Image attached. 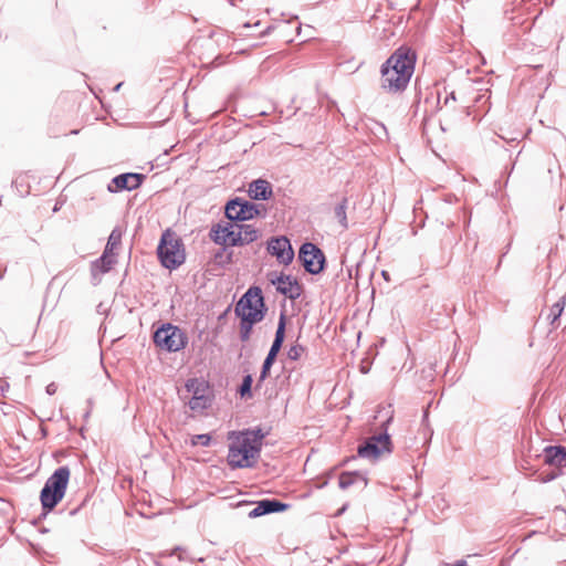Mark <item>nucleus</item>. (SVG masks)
<instances>
[{"mask_svg":"<svg viewBox=\"0 0 566 566\" xmlns=\"http://www.w3.org/2000/svg\"><path fill=\"white\" fill-rule=\"evenodd\" d=\"M251 386H252V378H251V376H245L243 381H242V385L240 387V394H241L242 397H244L247 394L250 392Z\"/></svg>","mask_w":566,"mask_h":566,"instance_id":"nucleus-28","label":"nucleus"},{"mask_svg":"<svg viewBox=\"0 0 566 566\" xmlns=\"http://www.w3.org/2000/svg\"><path fill=\"white\" fill-rule=\"evenodd\" d=\"M335 218L342 224L343 228H347V217H346V199H344L340 203L335 207Z\"/></svg>","mask_w":566,"mask_h":566,"instance_id":"nucleus-23","label":"nucleus"},{"mask_svg":"<svg viewBox=\"0 0 566 566\" xmlns=\"http://www.w3.org/2000/svg\"><path fill=\"white\" fill-rule=\"evenodd\" d=\"M184 553H185V551H184L181 547H176V548L172 551V554L178 555V558H179L180 560L185 558V557H184V555H182Z\"/></svg>","mask_w":566,"mask_h":566,"instance_id":"nucleus-32","label":"nucleus"},{"mask_svg":"<svg viewBox=\"0 0 566 566\" xmlns=\"http://www.w3.org/2000/svg\"><path fill=\"white\" fill-rule=\"evenodd\" d=\"M271 366H272V365H266L265 363H263L260 379H264V378H266V376H268V374H269V371H270V369H271Z\"/></svg>","mask_w":566,"mask_h":566,"instance_id":"nucleus-29","label":"nucleus"},{"mask_svg":"<svg viewBox=\"0 0 566 566\" xmlns=\"http://www.w3.org/2000/svg\"><path fill=\"white\" fill-rule=\"evenodd\" d=\"M55 391H56V386H55L54 384H50V385L46 387V392H48L49 395H53V394H55Z\"/></svg>","mask_w":566,"mask_h":566,"instance_id":"nucleus-33","label":"nucleus"},{"mask_svg":"<svg viewBox=\"0 0 566 566\" xmlns=\"http://www.w3.org/2000/svg\"><path fill=\"white\" fill-rule=\"evenodd\" d=\"M120 241L122 232L118 229H114L108 237V241L106 243L104 252L109 254H116L115 251L119 247Z\"/></svg>","mask_w":566,"mask_h":566,"instance_id":"nucleus-21","label":"nucleus"},{"mask_svg":"<svg viewBox=\"0 0 566 566\" xmlns=\"http://www.w3.org/2000/svg\"><path fill=\"white\" fill-rule=\"evenodd\" d=\"M286 509V504L281 503L276 500H262L259 501L255 505V507L250 511L249 516L250 517H259L269 513L274 512H281Z\"/></svg>","mask_w":566,"mask_h":566,"instance_id":"nucleus-15","label":"nucleus"},{"mask_svg":"<svg viewBox=\"0 0 566 566\" xmlns=\"http://www.w3.org/2000/svg\"><path fill=\"white\" fill-rule=\"evenodd\" d=\"M305 352V348L298 344L296 345H293L290 347L289 352H287V357L291 359V360H298L303 354Z\"/></svg>","mask_w":566,"mask_h":566,"instance_id":"nucleus-24","label":"nucleus"},{"mask_svg":"<svg viewBox=\"0 0 566 566\" xmlns=\"http://www.w3.org/2000/svg\"><path fill=\"white\" fill-rule=\"evenodd\" d=\"M154 342L161 349L177 352L186 345V336L177 326L166 324L155 332Z\"/></svg>","mask_w":566,"mask_h":566,"instance_id":"nucleus-8","label":"nucleus"},{"mask_svg":"<svg viewBox=\"0 0 566 566\" xmlns=\"http://www.w3.org/2000/svg\"><path fill=\"white\" fill-rule=\"evenodd\" d=\"M284 333H285V321H284V316L282 315L281 318H280V322H279V325H277V329H276V333H275V340H280L281 343H283L284 340Z\"/></svg>","mask_w":566,"mask_h":566,"instance_id":"nucleus-27","label":"nucleus"},{"mask_svg":"<svg viewBox=\"0 0 566 566\" xmlns=\"http://www.w3.org/2000/svg\"><path fill=\"white\" fill-rule=\"evenodd\" d=\"M266 277L275 286L276 291L286 297L294 300L301 295V286L292 276L270 272Z\"/></svg>","mask_w":566,"mask_h":566,"instance_id":"nucleus-11","label":"nucleus"},{"mask_svg":"<svg viewBox=\"0 0 566 566\" xmlns=\"http://www.w3.org/2000/svg\"><path fill=\"white\" fill-rule=\"evenodd\" d=\"M274 360H275V358H273V357H271V356H269V355H268V356H266V358H265V360H264V363H265L266 365H273Z\"/></svg>","mask_w":566,"mask_h":566,"instance_id":"nucleus-34","label":"nucleus"},{"mask_svg":"<svg viewBox=\"0 0 566 566\" xmlns=\"http://www.w3.org/2000/svg\"><path fill=\"white\" fill-rule=\"evenodd\" d=\"M271 366H272V365H266L265 363H263L260 379H264V378H266V376H268V374H269V371H270V369H271Z\"/></svg>","mask_w":566,"mask_h":566,"instance_id":"nucleus-30","label":"nucleus"},{"mask_svg":"<svg viewBox=\"0 0 566 566\" xmlns=\"http://www.w3.org/2000/svg\"><path fill=\"white\" fill-rule=\"evenodd\" d=\"M565 305H566L565 296L560 297L557 302H555L552 305V307L549 310V314H548V319L551 321V324H554L557 321V318L563 313Z\"/></svg>","mask_w":566,"mask_h":566,"instance_id":"nucleus-22","label":"nucleus"},{"mask_svg":"<svg viewBox=\"0 0 566 566\" xmlns=\"http://www.w3.org/2000/svg\"><path fill=\"white\" fill-rule=\"evenodd\" d=\"M179 397L196 413L203 412L211 405L210 388L203 379L187 380L179 390Z\"/></svg>","mask_w":566,"mask_h":566,"instance_id":"nucleus-3","label":"nucleus"},{"mask_svg":"<svg viewBox=\"0 0 566 566\" xmlns=\"http://www.w3.org/2000/svg\"><path fill=\"white\" fill-rule=\"evenodd\" d=\"M281 346H282V343L280 340H275L274 339L270 349L275 350V352L279 353L280 349H281Z\"/></svg>","mask_w":566,"mask_h":566,"instance_id":"nucleus-31","label":"nucleus"},{"mask_svg":"<svg viewBox=\"0 0 566 566\" xmlns=\"http://www.w3.org/2000/svg\"><path fill=\"white\" fill-rule=\"evenodd\" d=\"M298 259L302 261L304 269L312 274H318L324 268L325 256L323 252L311 242L301 247Z\"/></svg>","mask_w":566,"mask_h":566,"instance_id":"nucleus-10","label":"nucleus"},{"mask_svg":"<svg viewBox=\"0 0 566 566\" xmlns=\"http://www.w3.org/2000/svg\"><path fill=\"white\" fill-rule=\"evenodd\" d=\"M453 566H468L464 562H460V563H457L455 565Z\"/></svg>","mask_w":566,"mask_h":566,"instance_id":"nucleus-36","label":"nucleus"},{"mask_svg":"<svg viewBox=\"0 0 566 566\" xmlns=\"http://www.w3.org/2000/svg\"><path fill=\"white\" fill-rule=\"evenodd\" d=\"M259 237V231L251 224L238 223L237 245H244L255 241Z\"/></svg>","mask_w":566,"mask_h":566,"instance_id":"nucleus-19","label":"nucleus"},{"mask_svg":"<svg viewBox=\"0 0 566 566\" xmlns=\"http://www.w3.org/2000/svg\"><path fill=\"white\" fill-rule=\"evenodd\" d=\"M143 178H144V176L140 174H133V172L122 174L112 180V184L115 186V188H113L112 185H109L108 190L115 191V190H124V189H126V190L136 189L142 184Z\"/></svg>","mask_w":566,"mask_h":566,"instance_id":"nucleus-14","label":"nucleus"},{"mask_svg":"<svg viewBox=\"0 0 566 566\" xmlns=\"http://www.w3.org/2000/svg\"><path fill=\"white\" fill-rule=\"evenodd\" d=\"M258 206L240 198L230 200L226 206V216L231 221L251 220L259 214Z\"/></svg>","mask_w":566,"mask_h":566,"instance_id":"nucleus-9","label":"nucleus"},{"mask_svg":"<svg viewBox=\"0 0 566 566\" xmlns=\"http://www.w3.org/2000/svg\"><path fill=\"white\" fill-rule=\"evenodd\" d=\"M382 410H385L387 415L386 421L381 424L385 427V431L368 438L366 442L358 448V454L361 458L377 460L382 454L391 452V441L387 433V426L392 420V411L382 408L378 410V413Z\"/></svg>","mask_w":566,"mask_h":566,"instance_id":"nucleus-5","label":"nucleus"},{"mask_svg":"<svg viewBox=\"0 0 566 566\" xmlns=\"http://www.w3.org/2000/svg\"><path fill=\"white\" fill-rule=\"evenodd\" d=\"M358 480H361L364 484H366V480L356 472H345L342 473L338 480V485L340 489L345 490L352 486L354 483H356Z\"/></svg>","mask_w":566,"mask_h":566,"instance_id":"nucleus-20","label":"nucleus"},{"mask_svg":"<svg viewBox=\"0 0 566 566\" xmlns=\"http://www.w3.org/2000/svg\"><path fill=\"white\" fill-rule=\"evenodd\" d=\"M268 355H269V356H271V357H273V358H276L277 352L270 349V352L268 353Z\"/></svg>","mask_w":566,"mask_h":566,"instance_id":"nucleus-35","label":"nucleus"},{"mask_svg":"<svg viewBox=\"0 0 566 566\" xmlns=\"http://www.w3.org/2000/svg\"><path fill=\"white\" fill-rule=\"evenodd\" d=\"M544 461L549 465H566V450L563 447H546L544 449Z\"/></svg>","mask_w":566,"mask_h":566,"instance_id":"nucleus-18","label":"nucleus"},{"mask_svg":"<svg viewBox=\"0 0 566 566\" xmlns=\"http://www.w3.org/2000/svg\"><path fill=\"white\" fill-rule=\"evenodd\" d=\"M427 418H428V411H426L423 415V421L427 420Z\"/></svg>","mask_w":566,"mask_h":566,"instance_id":"nucleus-38","label":"nucleus"},{"mask_svg":"<svg viewBox=\"0 0 566 566\" xmlns=\"http://www.w3.org/2000/svg\"><path fill=\"white\" fill-rule=\"evenodd\" d=\"M548 480H554V475L549 476L548 479H546L545 481H548Z\"/></svg>","mask_w":566,"mask_h":566,"instance_id":"nucleus-39","label":"nucleus"},{"mask_svg":"<svg viewBox=\"0 0 566 566\" xmlns=\"http://www.w3.org/2000/svg\"><path fill=\"white\" fill-rule=\"evenodd\" d=\"M415 63L416 55L410 49H397L381 65L380 87L389 94L403 92L413 74Z\"/></svg>","mask_w":566,"mask_h":566,"instance_id":"nucleus-1","label":"nucleus"},{"mask_svg":"<svg viewBox=\"0 0 566 566\" xmlns=\"http://www.w3.org/2000/svg\"><path fill=\"white\" fill-rule=\"evenodd\" d=\"M70 480L67 467H60L48 479L41 491V503L44 509L52 510L64 496Z\"/></svg>","mask_w":566,"mask_h":566,"instance_id":"nucleus-4","label":"nucleus"},{"mask_svg":"<svg viewBox=\"0 0 566 566\" xmlns=\"http://www.w3.org/2000/svg\"><path fill=\"white\" fill-rule=\"evenodd\" d=\"M268 251L283 264H289L294 258L291 243L285 237L272 239L268 244Z\"/></svg>","mask_w":566,"mask_h":566,"instance_id":"nucleus-13","label":"nucleus"},{"mask_svg":"<svg viewBox=\"0 0 566 566\" xmlns=\"http://www.w3.org/2000/svg\"><path fill=\"white\" fill-rule=\"evenodd\" d=\"M122 86V83L117 84L115 87H114V91H118Z\"/></svg>","mask_w":566,"mask_h":566,"instance_id":"nucleus-37","label":"nucleus"},{"mask_svg":"<svg viewBox=\"0 0 566 566\" xmlns=\"http://www.w3.org/2000/svg\"><path fill=\"white\" fill-rule=\"evenodd\" d=\"M253 324L254 323H250L249 321L241 319L240 336L242 340L249 339Z\"/></svg>","mask_w":566,"mask_h":566,"instance_id":"nucleus-26","label":"nucleus"},{"mask_svg":"<svg viewBox=\"0 0 566 566\" xmlns=\"http://www.w3.org/2000/svg\"><path fill=\"white\" fill-rule=\"evenodd\" d=\"M158 256L167 269H176L185 260V253L179 240L170 233H164L158 245Z\"/></svg>","mask_w":566,"mask_h":566,"instance_id":"nucleus-7","label":"nucleus"},{"mask_svg":"<svg viewBox=\"0 0 566 566\" xmlns=\"http://www.w3.org/2000/svg\"><path fill=\"white\" fill-rule=\"evenodd\" d=\"M264 434L260 429L228 432L227 462L231 469L252 468L260 458Z\"/></svg>","mask_w":566,"mask_h":566,"instance_id":"nucleus-2","label":"nucleus"},{"mask_svg":"<svg viewBox=\"0 0 566 566\" xmlns=\"http://www.w3.org/2000/svg\"><path fill=\"white\" fill-rule=\"evenodd\" d=\"M248 192L254 200H266L272 195V187L269 181L258 179L250 184Z\"/></svg>","mask_w":566,"mask_h":566,"instance_id":"nucleus-16","label":"nucleus"},{"mask_svg":"<svg viewBox=\"0 0 566 566\" xmlns=\"http://www.w3.org/2000/svg\"><path fill=\"white\" fill-rule=\"evenodd\" d=\"M116 263V254L103 252L102 256L92 264V275L94 279L107 273Z\"/></svg>","mask_w":566,"mask_h":566,"instance_id":"nucleus-17","label":"nucleus"},{"mask_svg":"<svg viewBox=\"0 0 566 566\" xmlns=\"http://www.w3.org/2000/svg\"><path fill=\"white\" fill-rule=\"evenodd\" d=\"M211 437L209 434L202 433V434H196L191 438V444L192 446H203L207 447L210 444Z\"/></svg>","mask_w":566,"mask_h":566,"instance_id":"nucleus-25","label":"nucleus"},{"mask_svg":"<svg viewBox=\"0 0 566 566\" xmlns=\"http://www.w3.org/2000/svg\"><path fill=\"white\" fill-rule=\"evenodd\" d=\"M210 235L217 244L234 247L237 245L238 222L229 220L218 223L212 227Z\"/></svg>","mask_w":566,"mask_h":566,"instance_id":"nucleus-12","label":"nucleus"},{"mask_svg":"<svg viewBox=\"0 0 566 566\" xmlns=\"http://www.w3.org/2000/svg\"><path fill=\"white\" fill-rule=\"evenodd\" d=\"M263 297L259 289H250L238 302L235 313L242 321L260 322L263 316Z\"/></svg>","mask_w":566,"mask_h":566,"instance_id":"nucleus-6","label":"nucleus"}]
</instances>
